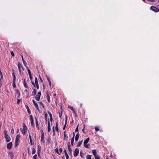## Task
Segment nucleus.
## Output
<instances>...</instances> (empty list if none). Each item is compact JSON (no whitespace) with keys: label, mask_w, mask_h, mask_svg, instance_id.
Returning a JSON list of instances; mask_svg holds the SVG:
<instances>
[{"label":"nucleus","mask_w":159,"mask_h":159,"mask_svg":"<svg viewBox=\"0 0 159 159\" xmlns=\"http://www.w3.org/2000/svg\"><path fill=\"white\" fill-rule=\"evenodd\" d=\"M17 66L20 72V75H22L23 74L22 71L23 70V68L21 66V64L20 62L18 63Z\"/></svg>","instance_id":"f257e3e1"},{"label":"nucleus","mask_w":159,"mask_h":159,"mask_svg":"<svg viewBox=\"0 0 159 159\" xmlns=\"http://www.w3.org/2000/svg\"><path fill=\"white\" fill-rule=\"evenodd\" d=\"M4 137L6 139L7 142H9L11 140V138L8 136L7 134V131L6 130L4 131Z\"/></svg>","instance_id":"f03ea898"},{"label":"nucleus","mask_w":159,"mask_h":159,"mask_svg":"<svg viewBox=\"0 0 159 159\" xmlns=\"http://www.w3.org/2000/svg\"><path fill=\"white\" fill-rule=\"evenodd\" d=\"M89 138H87L85 140L84 142V147L86 148H89L90 145L89 144H87L89 142Z\"/></svg>","instance_id":"7ed1b4c3"},{"label":"nucleus","mask_w":159,"mask_h":159,"mask_svg":"<svg viewBox=\"0 0 159 159\" xmlns=\"http://www.w3.org/2000/svg\"><path fill=\"white\" fill-rule=\"evenodd\" d=\"M32 101H33V102L34 105L35 106V107H36V109H37V110H38V111L40 113V110H39V108L38 104L36 103L35 102L34 99L32 100Z\"/></svg>","instance_id":"20e7f679"},{"label":"nucleus","mask_w":159,"mask_h":159,"mask_svg":"<svg viewBox=\"0 0 159 159\" xmlns=\"http://www.w3.org/2000/svg\"><path fill=\"white\" fill-rule=\"evenodd\" d=\"M41 95V92H39L38 93L37 95L35 96V99L37 101H39Z\"/></svg>","instance_id":"39448f33"},{"label":"nucleus","mask_w":159,"mask_h":159,"mask_svg":"<svg viewBox=\"0 0 159 159\" xmlns=\"http://www.w3.org/2000/svg\"><path fill=\"white\" fill-rule=\"evenodd\" d=\"M151 9L155 12H157L159 11V9L154 6H151Z\"/></svg>","instance_id":"423d86ee"},{"label":"nucleus","mask_w":159,"mask_h":159,"mask_svg":"<svg viewBox=\"0 0 159 159\" xmlns=\"http://www.w3.org/2000/svg\"><path fill=\"white\" fill-rule=\"evenodd\" d=\"M79 152V149L77 148H76L74 152V155L75 157H76L77 156Z\"/></svg>","instance_id":"0eeeda50"},{"label":"nucleus","mask_w":159,"mask_h":159,"mask_svg":"<svg viewBox=\"0 0 159 159\" xmlns=\"http://www.w3.org/2000/svg\"><path fill=\"white\" fill-rule=\"evenodd\" d=\"M35 84H36V88H37V89H39V84L38 83L37 78V77L35 78Z\"/></svg>","instance_id":"6e6552de"},{"label":"nucleus","mask_w":159,"mask_h":159,"mask_svg":"<svg viewBox=\"0 0 159 159\" xmlns=\"http://www.w3.org/2000/svg\"><path fill=\"white\" fill-rule=\"evenodd\" d=\"M19 139L16 138L15 142V146L16 147L19 144Z\"/></svg>","instance_id":"1a4fd4ad"},{"label":"nucleus","mask_w":159,"mask_h":159,"mask_svg":"<svg viewBox=\"0 0 159 159\" xmlns=\"http://www.w3.org/2000/svg\"><path fill=\"white\" fill-rule=\"evenodd\" d=\"M12 146V144L11 142H10L7 144V148L10 149L11 148Z\"/></svg>","instance_id":"9d476101"},{"label":"nucleus","mask_w":159,"mask_h":159,"mask_svg":"<svg viewBox=\"0 0 159 159\" xmlns=\"http://www.w3.org/2000/svg\"><path fill=\"white\" fill-rule=\"evenodd\" d=\"M41 147L39 145L38 146L37 153L38 156L40 155V152L41 150Z\"/></svg>","instance_id":"9b49d317"},{"label":"nucleus","mask_w":159,"mask_h":159,"mask_svg":"<svg viewBox=\"0 0 159 159\" xmlns=\"http://www.w3.org/2000/svg\"><path fill=\"white\" fill-rule=\"evenodd\" d=\"M35 120L36 125V127L37 128V129L38 130H39V124H38V121H37V119L36 117H35Z\"/></svg>","instance_id":"f8f14e48"},{"label":"nucleus","mask_w":159,"mask_h":159,"mask_svg":"<svg viewBox=\"0 0 159 159\" xmlns=\"http://www.w3.org/2000/svg\"><path fill=\"white\" fill-rule=\"evenodd\" d=\"M25 107H26V108L27 109L28 113V114H30V113H31V112H30V109L29 108V107L26 105H25Z\"/></svg>","instance_id":"ddd939ff"},{"label":"nucleus","mask_w":159,"mask_h":159,"mask_svg":"<svg viewBox=\"0 0 159 159\" xmlns=\"http://www.w3.org/2000/svg\"><path fill=\"white\" fill-rule=\"evenodd\" d=\"M20 55L21 56V58H22V59L23 63L24 64V65L25 66V67H26V63L25 61V60H24V59H23V55L22 54H20Z\"/></svg>","instance_id":"4468645a"},{"label":"nucleus","mask_w":159,"mask_h":159,"mask_svg":"<svg viewBox=\"0 0 159 159\" xmlns=\"http://www.w3.org/2000/svg\"><path fill=\"white\" fill-rule=\"evenodd\" d=\"M9 154L11 157V158L12 159L14 156V154L13 152H9Z\"/></svg>","instance_id":"2eb2a0df"},{"label":"nucleus","mask_w":159,"mask_h":159,"mask_svg":"<svg viewBox=\"0 0 159 159\" xmlns=\"http://www.w3.org/2000/svg\"><path fill=\"white\" fill-rule=\"evenodd\" d=\"M64 152H65V155L66 157V159H68L69 158V156L68 155V154H67V152H66V150L65 149L64 150Z\"/></svg>","instance_id":"dca6fc26"},{"label":"nucleus","mask_w":159,"mask_h":159,"mask_svg":"<svg viewBox=\"0 0 159 159\" xmlns=\"http://www.w3.org/2000/svg\"><path fill=\"white\" fill-rule=\"evenodd\" d=\"M37 92L35 89H34L33 90V92L32 93V96H34L36 95Z\"/></svg>","instance_id":"f3484780"},{"label":"nucleus","mask_w":159,"mask_h":159,"mask_svg":"<svg viewBox=\"0 0 159 159\" xmlns=\"http://www.w3.org/2000/svg\"><path fill=\"white\" fill-rule=\"evenodd\" d=\"M92 152L93 154L94 155V156H95L97 155L96 150L93 149V150H92Z\"/></svg>","instance_id":"a211bd4d"},{"label":"nucleus","mask_w":159,"mask_h":159,"mask_svg":"<svg viewBox=\"0 0 159 159\" xmlns=\"http://www.w3.org/2000/svg\"><path fill=\"white\" fill-rule=\"evenodd\" d=\"M68 150L69 151L70 153L71 154V153L72 150L70 146V143L69 142L68 143Z\"/></svg>","instance_id":"6ab92c4d"},{"label":"nucleus","mask_w":159,"mask_h":159,"mask_svg":"<svg viewBox=\"0 0 159 159\" xmlns=\"http://www.w3.org/2000/svg\"><path fill=\"white\" fill-rule=\"evenodd\" d=\"M44 135H41V141L43 143H44L45 142L44 140Z\"/></svg>","instance_id":"aec40b11"},{"label":"nucleus","mask_w":159,"mask_h":159,"mask_svg":"<svg viewBox=\"0 0 159 159\" xmlns=\"http://www.w3.org/2000/svg\"><path fill=\"white\" fill-rule=\"evenodd\" d=\"M23 84H24V86L25 88H27V86L26 83H25V79H23Z\"/></svg>","instance_id":"412c9836"},{"label":"nucleus","mask_w":159,"mask_h":159,"mask_svg":"<svg viewBox=\"0 0 159 159\" xmlns=\"http://www.w3.org/2000/svg\"><path fill=\"white\" fill-rule=\"evenodd\" d=\"M65 131L64 132V139L66 141L67 137H66V135L65 133Z\"/></svg>","instance_id":"4be33fe9"},{"label":"nucleus","mask_w":159,"mask_h":159,"mask_svg":"<svg viewBox=\"0 0 159 159\" xmlns=\"http://www.w3.org/2000/svg\"><path fill=\"white\" fill-rule=\"evenodd\" d=\"M79 135L78 133H77L76 134V135L75 137V140L76 142H77L78 141V139H79Z\"/></svg>","instance_id":"5701e85b"},{"label":"nucleus","mask_w":159,"mask_h":159,"mask_svg":"<svg viewBox=\"0 0 159 159\" xmlns=\"http://www.w3.org/2000/svg\"><path fill=\"white\" fill-rule=\"evenodd\" d=\"M69 107L72 111L74 114H76V113L75 111V110L72 107Z\"/></svg>","instance_id":"b1692460"},{"label":"nucleus","mask_w":159,"mask_h":159,"mask_svg":"<svg viewBox=\"0 0 159 159\" xmlns=\"http://www.w3.org/2000/svg\"><path fill=\"white\" fill-rule=\"evenodd\" d=\"M83 141V140H82L81 141L78 142V143L77 145V147H80L81 144Z\"/></svg>","instance_id":"393cba45"},{"label":"nucleus","mask_w":159,"mask_h":159,"mask_svg":"<svg viewBox=\"0 0 159 159\" xmlns=\"http://www.w3.org/2000/svg\"><path fill=\"white\" fill-rule=\"evenodd\" d=\"M55 129L56 130L57 132V133L58 132V127L57 123H56V126H55Z\"/></svg>","instance_id":"a878e982"},{"label":"nucleus","mask_w":159,"mask_h":159,"mask_svg":"<svg viewBox=\"0 0 159 159\" xmlns=\"http://www.w3.org/2000/svg\"><path fill=\"white\" fill-rule=\"evenodd\" d=\"M29 139H30L31 145H33V143H32V139H31V136L30 135V134H29Z\"/></svg>","instance_id":"bb28decb"},{"label":"nucleus","mask_w":159,"mask_h":159,"mask_svg":"<svg viewBox=\"0 0 159 159\" xmlns=\"http://www.w3.org/2000/svg\"><path fill=\"white\" fill-rule=\"evenodd\" d=\"M23 129L24 130H25L26 131V129H27V127H26V125H25L24 123H23Z\"/></svg>","instance_id":"cd10ccee"},{"label":"nucleus","mask_w":159,"mask_h":159,"mask_svg":"<svg viewBox=\"0 0 159 159\" xmlns=\"http://www.w3.org/2000/svg\"><path fill=\"white\" fill-rule=\"evenodd\" d=\"M74 138H71V145L72 146H73V143H74Z\"/></svg>","instance_id":"c85d7f7f"},{"label":"nucleus","mask_w":159,"mask_h":159,"mask_svg":"<svg viewBox=\"0 0 159 159\" xmlns=\"http://www.w3.org/2000/svg\"><path fill=\"white\" fill-rule=\"evenodd\" d=\"M47 98L48 101V102H50V97H49V96L48 93H47Z\"/></svg>","instance_id":"c756f323"},{"label":"nucleus","mask_w":159,"mask_h":159,"mask_svg":"<svg viewBox=\"0 0 159 159\" xmlns=\"http://www.w3.org/2000/svg\"><path fill=\"white\" fill-rule=\"evenodd\" d=\"M26 131V130H24L23 129L21 130V132L23 135H24L25 134Z\"/></svg>","instance_id":"7c9ffc66"},{"label":"nucleus","mask_w":159,"mask_h":159,"mask_svg":"<svg viewBox=\"0 0 159 159\" xmlns=\"http://www.w3.org/2000/svg\"><path fill=\"white\" fill-rule=\"evenodd\" d=\"M91 155H88L86 157V158L87 159H91Z\"/></svg>","instance_id":"2f4dec72"},{"label":"nucleus","mask_w":159,"mask_h":159,"mask_svg":"<svg viewBox=\"0 0 159 159\" xmlns=\"http://www.w3.org/2000/svg\"><path fill=\"white\" fill-rule=\"evenodd\" d=\"M12 86L14 88H15L16 86V84H15V81H13V82L12 83Z\"/></svg>","instance_id":"473e14b6"},{"label":"nucleus","mask_w":159,"mask_h":159,"mask_svg":"<svg viewBox=\"0 0 159 159\" xmlns=\"http://www.w3.org/2000/svg\"><path fill=\"white\" fill-rule=\"evenodd\" d=\"M36 152V150L34 148H33L32 150V154H34Z\"/></svg>","instance_id":"72a5a7b5"},{"label":"nucleus","mask_w":159,"mask_h":159,"mask_svg":"<svg viewBox=\"0 0 159 159\" xmlns=\"http://www.w3.org/2000/svg\"><path fill=\"white\" fill-rule=\"evenodd\" d=\"M26 67L27 68V70H28V73L29 75H30L31 74L30 71L28 67L26 66Z\"/></svg>","instance_id":"f704fd0d"},{"label":"nucleus","mask_w":159,"mask_h":159,"mask_svg":"<svg viewBox=\"0 0 159 159\" xmlns=\"http://www.w3.org/2000/svg\"><path fill=\"white\" fill-rule=\"evenodd\" d=\"M12 75H13V81H15V79H16V76H15V75L14 74V73H12Z\"/></svg>","instance_id":"c9c22d12"},{"label":"nucleus","mask_w":159,"mask_h":159,"mask_svg":"<svg viewBox=\"0 0 159 159\" xmlns=\"http://www.w3.org/2000/svg\"><path fill=\"white\" fill-rule=\"evenodd\" d=\"M95 159H100V157L98 155L94 156Z\"/></svg>","instance_id":"e433bc0d"},{"label":"nucleus","mask_w":159,"mask_h":159,"mask_svg":"<svg viewBox=\"0 0 159 159\" xmlns=\"http://www.w3.org/2000/svg\"><path fill=\"white\" fill-rule=\"evenodd\" d=\"M48 112L49 116H50V117H52V114H51V113L50 112V111H48Z\"/></svg>","instance_id":"4c0bfd02"},{"label":"nucleus","mask_w":159,"mask_h":159,"mask_svg":"<svg viewBox=\"0 0 159 159\" xmlns=\"http://www.w3.org/2000/svg\"><path fill=\"white\" fill-rule=\"evenodd\" d=\"M31 84L34 88H35L36 87L35 84L34 83V82L33 81H31Z\"/></svg>","instance_id":"58836bf2"},{"label":"nucleus","mask_w":159,"mask_h":159,"mask_svg":"<svg viewBox=\"0 0 159 159\" xmlns=\"http://www.w3.org/2000/svg\"><path fill=\"white\" fill-rule=\"evenodd\" d=\"M55 151L57 153V154H59L60 153L58 151V149L57 148H56L55 149Z\"/></svg>","instance_id":"ea45409f"},{"label":"nucleus","mask_w":159,"mask_h":159,"mask_svg":"<svg viewBox=\"0 0 159 159\" xmlns=\"http://www.w3.org/2000/svg\"><path fill=\"white\" fill-rule=\"evenodd\" d=\"M80 156L82 157H83L84 154L83 153H82L81 152H80Z\"/></svg>","instance_id":"a19ab883"},{"label":"nucleus","mask_w":159,"mask_h":159,"mask_svg":"<svg viewBox=\"0 0 159 159\" xmlns=\"http://www.w3.org/2000/svg\"><path fill=\"white\" fill-rule=\"evenodd\" d=\"M40 104L42 106L43 108H44L45 107V106L43 103L40 102Z\"/></svg>","instance_id":"79ce46f5"},{"label":"nucleus","mask_w":159,"mask_h":159,"mask_svg":"<svg viewBox=\"0 0 159 159\" xmlns=\"http://www.w3.org/2000/svg\"><path fill=\"white\" fill-rule=\"evenodd\" d=\"M31 122V124L32 126H34V120H30Z\"/></svg>","instance_id":"37998d69"},{"label":"nucleus","mask_w":159,"mask_h":159,"mask_svg":"<svg viewBox=\"0 0 159 159\" xmlns=\"http://www.w3.org/2000/svg\"><path fill=\"white\" fill-rule=\"evenodd\" d=\"M52 129H53V136H54L55 134V133L54 129V127H53Z\"/></svg>","instance_id":"c03bdc74"},{"label":"nucleus","mask_w":159,"mask_h":159,"mask_svg":"<svg viewBox=\"0 0 159 159\" xmlns=\"http://www.w3.org/2000/svg\"><path fill=\"white\" fill-rule=\"evenodd\" d=\"M95 131H98L99 130V128L98 127H95Z\"/></svg>","instance_id":"a18cd8bd"},{"label":"nucleus","mask_w":159,"mask_h":159,"mask_svg":"<svg viewBox=\"0 0 159 159\" xmlns=\"http://www.w3.org/2000/svg\"><path fill=\"white\" fill-rule=\"evenodd\" d=\"M78 125L76 127V128L75 129V132H77L78 131Z\"/></svg>","instance_id":"49530a36"},{"label":"nucleus","mask_w":159,"mask_h":159,"mask_svg":"<svg viewBox=\"0 0 159 159\" xmlns=\"http://www.w3.org/2000/svg\"><path fill=\"white\" fill-rule=\"evenodd\" d=\"M59 152L60 153V154L62 152V149L61 148H60L59 149Z\"/></svg>","instance_id":"de8ad7c7"},{"label":"nucleus","mask_w":159,"mask_h":159,"mask_svg":"<svg viewBox=\"0 0 159 159\" xmlns=\"http://www.w3.org/2000/svg\"><path fill=\"white\" fill-rule=\"evenodd\" d=\"M51 130V128L50 126V127H48V131L49 132Z\"/></svg>","instance_id":"09e8293b"},{"label":"nucleus","mask_w":159,"mask_h":159,"mask_svg":"<svg viewBox=\"0 0 159 159\" xmlns=\"http://www.w3.org/2000/svg\"><path fill=\"white\" fill-rule=\"evenodd\" d=\"M11 53L12 55V56H14V53L13 52V51H11Z\"/></svg>","instance_id":"8fccbe9b"},{"label":"nucleus","mask_w":159,"mask_h":159,"mask_svg":"<svg viewBox=\"0 0 159 159\" xmlns=\"http://www.w3.org/2000/svg\"><path fill=\"white\" fill-rule=\"evenodd\" d=\"M20 99H17V103L18 104H19L20 102Z\"/></svg>","instance_id":"3c124183"},{"label":"nucleus","mask_w":159,"mask_h":159,"mask_svg":"<svg viewBox=\"0 0 159 159\" xmlns=\"http://www.w3.org/2000/svg\"><path fill=\"white\" fill-rule=\"evenodd\" d=\"M20 138V136L19 134L17 135L16 136V138L19 139Z\"/></svg>","instance_id":"603ef678"},{"label":"nucleus","mask_w":159,"mask_h":159,"mask_svg":"<svg viewBox=\"0 0 159 159\" xmlns=\"http://www.w3.org/2000/svg\"><path fill=\"white\" fill-rule=\"evenodd\" d=\"M37 155L36 154L34 155L33 156V158L34 159H37Z\"/></svg>","instance_id":"864d4df0"},{"label":"nucleus","mask_w":159,"mask_h":159,"mask_svg":"<svg viewBox=\"0 0 159 159\" xmlns=\"http://www.w3.org/2000/svg\"><path fill=\"white\" fill-rule=\"evenodd\" d=\"M14 132V130L12 128L11 130V133L13 134Z\"/></svg>","instance_id":"5fc2aeb1"},{"label":"nucleus","mask_w":159,"mask_h":159,"mask_svg":"<svg viewBox=\"0 0 159 159\" xmlns=\"http://www.w3.org/2000/svg\"><path fill=\"white\" fill-rule=\"evenodd\" d=\"M29 75L30 76V80H31L32 79V76L31 75V74L30 75Z\"/></svg>","instance_id":"6e6d98bb"},{"label":"nucleus","mask_w":159,"mask_h":159,"mask_svg":"<svg viewBox=\"0 0 159 159\" xmlns=\"http://www.w3.org/2000/svg\"><path fill=\"white\" fill-rule=\"evenodd\" d=\"M48 116V115L47 113L45 114V117L46 120H47V116Z\"/></svg>","instance_id":"4d7b16f0"},{"label":"nucleus","mask_w":159,"mask_h":159,"mask_svg":"<svg viewBox=\"0 0 159 159\" xmlns=\"http://www.w3.org/2000/svg\"><path fill=\"white\" fill-rule=\"evenodd\" d=\"M16 92H17V93L18 94V97H19L20 95V92L19 91L17 90H16Z\"/></svg>","instance_id":"13d9d810"},{"label":"nucleus","mask_w":159,"mask_h":159,"mask_svg":"<svg viewBox=\"0 0 159 159\" xmlns=\"http://www.w3.org/2000/svg\"><path fill=\"white\" fill-rule=\"evenodd\" d=\"M0 75H1V78H0V81L1 82V80L2 79L3 76H2V74Z\"/></svg>","instance_id":"bf43d9fd"},{"label":"nucleus","mask_w":159,"mask_h":159,"mask_svg":"<svg viewBox=\"0 0 159 159\" xmlns=\"http://www.w3.org/2000/svg\"><path fill=\"white\" fill-rule=\"evenodd\" d=\"M30 120H34L33 119V116H32L31 115L30 116Z\"/></svg>","instance_id":"052dcab7"},{"label":"nucleus","mask_w":159,"mask_h":159,"mask_svg":"<svg viewBox=\"0 0 159 159\" xmlns=\"http://www.w3.org/2000/svg\"><path fill=\"white\" fill-rule=\"evenodd\" d=\"M41 135H44L43 131V130H42V129L41 130Z\"/></svg>","instance_id":"680f3d73"},{"label":"nucleus","mask_w":159,"mask_h":159,"mask_svg":"<svg viewBox=\"0 0 159 159\" xmlns=\"http://www.w3.org/2000/svg\"><path fill=\"white\" fill-rule=\"evenodd\" d=\"M41 135H44L43 131V130H42V129L41 130Z\"/></svg>","instance_id":"e2e57ef3"},{"label":"nucleus","mask_w":159,"mask_h":159,"mask_svg":"<svg viewBox=\"0 0 159 159\" xmlns=\"http://www.w3.org/2000/svg\"><path fill=\"white\" fill-rule=\"evenodd\" d=\"M67 121V118H66V120L65 123L64 125H66V124Z\"/></svg>","instance_id":"0e129e2a"},{"label":"nucleus","mask_w":159,"mask_h":159,"mask_svg":"<svg viewBox=\"0 0 159 159\" xmlns=\"http://www.w3.org/2000/svg\"><path fill=\"white\" fill-rule=\"evenodd\" d=\"M50 120L51 121V122H52V117H50Z\"/></svg>","instance_id":"69168bd1"},{"label":"nucleus","mask_w":159,"mask_h":159,"mask_svg":"<svg viewBox=\"0 0 159 159\" xmlns=\"http://www.w3.org/2000/svg\"><path fill=\"white\" fill-rule=\"evenodd\" d=\"M50 122H49L48 121V127H50Z\"/></svg>","instance_id":"338daca9"},{"label":"nucleus","mask_w":159,"mask_h":159,"mask_svg":"<svg viewBox=\"0 0 159 159\" xmlns=\"http://www.w3.org/2000/svg\"><path fill=\"white\" fill-rule=\"evenodd\" d=\"M66 125H64V126H63V129H65V127H66Z\"/></svg>","instance_id":"774afa93"}]
</instances>
